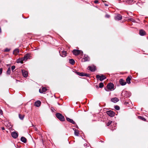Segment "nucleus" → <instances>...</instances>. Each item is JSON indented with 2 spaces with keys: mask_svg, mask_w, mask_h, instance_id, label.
I'll return each instance as SVG.
<instances>
[{
  "mask_svg": "<svg viewBox=\"0 0 148 148\" xmlns=\"http://www.w3.org/2000/svg\"><path fill=\"white\" fill-rule=\"evenodd\" d=\"M131 94L125 90H123L122 92L121 95L125 97H129L130 95Z\"/></svg>",
  "mask_w": 148,
  "mask_h": 148,
  "instance_id": "f257e3e1",
  "label": "nucleus"
},
{
  "mask_svg": "<svg viewBox=\"0 0 148 148\" xmlns=\"http://www.w3.org/2000/svg\"><path fill=\"white\" fill-rule=\"evenodd\" d=\"M56 117L60 121H64L65 120L64 116L61 114L57 113L56 114Z\"/></svg>",
  "mask_w": 148,
  "mask_h": 148,
  "instance_id": "f03ea898",
  "label": "nucleus"
},
{
  "mask_svg": "<svg viewBox=\"0 0 148 148\" xmlns=\"http://www.w3.org/2000/svg\"><path fill=\"white\" fill-rule=\"evenodd\" d=\"M73 54L75 55H77L80 54L82 55L83 54V52L81 51L76 49L73 50Z\"/></svg>",
  "mask_w": 148,
  "mask_h": 148,
  "instance_id": "7ed1b4c3",
  "label": "nucleus"
},
{
  "mask_svg": "<svg viewBox=\"0 0 148 148\" xmlns=\"http://www.w3.org/2000/svg\"><path fill=\"white\" fill-rule=\"evenodd\" d=\"M77 74L81 76H86L89 77L90 76V75L84 73H80L79 72H77Z\"/></svg>",
  "mask_w": 148,
  "mask_h": 148,
  "instance_id": "20e7f679",
  "label": "nucleus"
},
{
  "mask_svg": "<svg viewBox=\"0 0 148 148\" xmlns=\"http://www.w3.org/2000/svg\"><path fill=\"white\" fill-rule=\"evenodd\" d=\"M96 78L98 79H99L101 81H102L106 78V76L103 75H96Z\"/></svg>",
  "mask_w": 148,
  "mask_h": 148,
  "instance_id": "39448f33",
  "label": "nucleus"
},
{
  "mask_svg": "<svg viewBox=\"0 0 148 148\" xmlns=\"http://www.w3.org/2000/svg\"><path fill=\"white\" fill-rule=\"evenodd\" d=\"M107 88L109 90H114V85L112 83H109L107 86Z\"/></svg>",
  "mask_w": 148,
  "mask_h": 148,
  "instance_id": "423d86ee",
  "label": "nucleus"
},
{
  "mask_svg": "<svg viewBox=\"0 0 148 148\" xmlns=\"http://www.w3.org/2000/svg\"><path fill=\"white\" fill-rule=\"evenodd\" d=\"M106 113L109 116L111 117H113L114 115V113L111 110L107 111Z\"/></svg>",
  "mask_w": 148,
  "mask_h": 148,
  "instance_id": "0eeeda50",
  "label": "nucleus"
},
{
  "mask_svg": "<svg viewBox=\"0 0 148 148\" xmlns=\"http://www.w3.org/2000/svg\"><path fill=\"white\" fill-rule=\"evenodd\" d=\"M88 69L92 72L95 71L96 70V67L94 66H89L88 67Z\"/></svg>",
  "mask_w": 148,
  "mask_h": 148,
  "instance_id": "6e6552de",
  "label": "nucleus"
},
{
  "mask_svg": "<svg viewBox=\"0 0 148 148\" xmlns=\"http://www.w3.org/2000/svg\"><path fill=\"white\" fill-rule=\"evenodd\" d=\"M31 57L30 54L29 53L27 54L23 57L25 61H26L28 59H30Z\"/></svg>",
  "mask_w": 148,
  "mask_h": 148,
  "instance_id": "1a4fd4ad",
  "label": "nucleus"
},
{
  "mask_svg": "<svg viewBox=\"0 0 148 148\" xmlns=\"http://www.w3.org/2000/svg\"><path fill=\"white\" fill-rule=\"evenodd\" d=\"M22 73L23 76L25 77H27L28 76V73L27 71L24 70H22Z\"/></svg>",
  "mask_w": 148,
  "mask_h": 148,
  "instance_id": "9d476101",
  "label": "nucleus"
},
{
  "mask_svg": "<svg viewBox=\"0 0 148 148\" xmlns=\"http://www.w3.org/2000/svg\"><path fill=\"white\" fill-rule=\"evenodd\" d=\"M89 58L87 55H84V58L82 59V61L83 62H86L89 61Z\"/></svg>",
  "mask_w": 148,
  "mask_h": 148,
  "instance_id": "9b49d317",
  "label": "nucleus"
},
{
  "mask_svg": "<svg viewBox=\"0 0 148 148\" xmlns=\"http://www.w3.org/2000/svg\"><path fill=\"white\" fill-rule=\"evenodd\" d=\"M122 18V16L120 14L117 15L114 17V19L116 20H120Z\"/></svg>",
  "mask_w": 148,
  "mask_h": 148,
  "instance_id": "f8f14e48",
  "label": "nucleus"
},
{
  "mask_svg": "<svg viewBox=\"0 0 148 148\" xmlns=\"http://www.w3.org/2000/svg\"><path fill=\"white\" fill-rule=\"evenodd\" d=\"M11 136L14 138H16L18 136V134L15 132H13L12 133Z\"/></svg>",
  "mask_w": 148,
  "mask_h": 148,
  "instance_id": "ddd939ff",
  "label": "nucleus"
},
{
  "mask_svg": "<svg viewBox=\"0 0 148 148\" xmlns=\"http://www.w3.org/2000/svg\"><path fill=\"white\" fill-rule=\"evenodd\" d=\"M119 82L121 85L124 86L126 84V82L124 80L122 79H120Z\"/></svg>",
  "mask_w": 148,
  "mask_h": 148,
  "instance_id": "4468645a",
  "label": "nucleus"
},
{
  "mask_svg": "<svg viewBox=\"0 0 148 148\" xmlns=\"http://www.w3.org/2000/svg\"><path fill=\"white\" fill-rule=\"evenodd\" d=\"M47 89L46 88L42 87L41 88H40L39 90V91L40 93H45L47 90Z\"/></svg>",
  "mask_w": 148,
  "mask_h": 148,
  "instance_id": "2eb2a0df",
  "label": "nucleus"
},
{
  "mask_svg": "<svg viewBox=\"0 0 148 148\" xmlns=\"http://www.w3.org/2000/svg\"><path fill=\"white\" fill-rule=\"evenodd\" d=\"M119 100L116 97L112 98L111 99V101L114 103H116Z\"/></svg>",
  "mask_w": 148,
  "mask_h": 148,
  "instance_id": "dca6fc26",
  "label": "nucleus"
},
{
  "mask_svg": "<svg viewBox=\"0 0 148 148\" xmlns=\"http://www.w3.org/2000/svg\"><path fill=\"white\" fill-rule=\"evenodd\" d=\"M24 60L23 58H19L17 60V62L18 63H23V61H25Z\"/></svg>",
  "mask_w": 148,
  "mask_h": 148,
  "instance_id": "f3484780",
  "label": "nucleus"
},
{
  "mask_svg": "<svg viewBox=\"0 0 148 148\" xmlns=\"http://www.w3.org/2000/svg\"><path fill=\"white\" fill-rule=\"evenodd\" d=\"M41 102L40 101H37L35 102V105L36 107L39 106L41 104Z\"/></svg>",
  "mask_w": 148,
  "mask_h": 148,
  "instance_id": "a211bd4d",
  "label": "nucleus"
},
{
  "mask_svg": "<svg viewBox=\"0 0 148 148\" xmlns=\"http://www.w3.org/2000/svg\"><path fill=\"white\" fill-rule=\"evenodd\" d=\"M139 34L141 36H144L145 35V32L143 30H140L139 31Z\"/></svg>",
  "mask_w": 148,
  "mask_h": 148,
  "instance_id": "6ab92c4d",
  "label": "nucleus"
},
{
  "mask_svg": "<svg viewBox=\"0 0 148 148\" xmlns=\"http://www.w3.org/2000/svg\"><path fill=\"white\" fill-rule=\"evenodd\" d=\"M66 120L69 122L73 124H74L75 123L74 121H73V119H70L69 118L66 117Z\"/></svg>",
  "mask_w": 148,
  "mask_h": 148,
  "instance_id": "aec40b11",
  "label": "nucleus"
},
{
  "mask_svg": "<svg viewBox=\"0 0 148 148\" xmlns=\"http://www.w3.org/2000/svg\"><path fill=\"white\" fill-rule=\"evenodd\" d=\"M66 52L65 51H63L62 52V54H60V55L63 57H65L66 56Z\"/></svg>",
  "mask_w": 148,
  "mask_h": 148,
  "instance_id": "412c9836",
  "label": "nucleus"
},
{
  "mask_svg": "<svg viewBox=\"0 0 148 148\" xmlns=\"http://www.w3.org/2000/svg\"><path fill=\"white\" fill-rule=\"evenodd\" d=\"M21 141L25 143L26 142L27 140L24 137L22 136L21 138Z\"/></svg>",
  "mask_w": 148,
  "mask_h": 148,
  "instance_id": "4be33fe9",
  "label": "nucleus"
},
{
  "mask_svg": "<svg viewBox=\"0 0 148 148\" xmlns=\"http://www.w3.org/2000/svg\"><path fill=\"white\" fill-rule=\"evenodd\" d=\"M131 80V77L128 76L126 79V81L127 82L128 84H130L131 83V82H130Z\"/></svg>",
  "mask_w": 148,
  "mask_h": 148,
  "instance_id": "5701e85b",
  "label": "nucleus"
},
{
  "mask_svg": "<svg viewBox=\"0 0 148 148\" xmlns=\"http://www.w3.org/2000/svg\"><path fill=\"white\" fill-rule=\"evenodd\" d=\"M19 52V50L18 49H15L13 52V53L15 55H17L18 53Z\"/></svg>",
  "mask_w": 148,
  "mask_h": 148,
  "instance_id": "b1692460",
  "label": "nucleus"
},
{
  "mask_svg": "<svg viewBox=\"0 0 148 148\" xmlns=\"http://www.w3.org/2000/svg\"><path fill=\"white\" fill-rule=\"evenodd\" d=\"M69 63L72 65H73L75 63V61L73 59H70L69 60Z\"/></svg>",
  "mask_w": 148,
  "mask_h": 148,
  "instance_id": "393cba45",
  "label": "nucleus"
},
{
  "mask_svg": "<svg viewBox=\"0 0 148 148\" xmlns=\"http://www.w3.org/2000/svg\"><path fill=\"white\" fill-rule=\"evenodd\" d=\"M75 134L76 136H78L79 135V133L77 130H75Z\"/></svg>",
  "mask_w": 148,
  "mask_h": 148,
  "instance_id": "a878e982",
  "label": "nucleus"
},
{
  "mask_svg": "<svg viewBox=\"0 0 148 148\" xmlns=\"http://www.w3.org/2000/svg\"><path fill=\"white\" fill-rule=\"evenodd\" d=\"M11 69L10 68H9L8 69V70L7 71V73L8 75H10V73Z\"/></svg>",
  "mask_w": 148,
  "mask_h": 148,
  "instance_id": "bb28decb",
  "label": "nucleus"
},
{
  "mask_svg": "<svg viewBox=\"0 0 148 148\" xmlns=\"http://www.w3.org/2000/svg\"><path fill=\"white\" fill-rule=\"evenodd\" d=\"M19 117L21 120H23L24 118V116L21 115L20 114H19Z\"/></svg>",
  "mask_w": 148,
  "mask_h": 148,
  "instance_id": "cd10ccee",
  "label": "nucleus"
},
{
  "mask_svg": "<svg viewBox=\"0 0 148 148\" xmlns=\"http://www.w3.org/2000/svg\"><path fill=\"white\" fill-rule=\"evenodd\" d=\"M104 86L103 83L101 82L99 84V87L100 88H102Z\"/></svg>",
  "mask_w": 148,
  "mask_h": 148,
  "instance_id": "c85d7f7f",
  "label": "nucleus"
},
{
  "mask_svg": "<svg viewBox=\"0 0 148 148\" xmlns=\"http://www.w3.org/2000/svg\"><path fill=\"white\" fill-rule=\"evenodd\" d=\"M115 109L117 110H119L120 109V107L118 106H114Z\"/></svg>",
  "mask_w": 148,
  "mask_h": 148,
  "instance_id": "c756f323",
  "label": "nucleus"
},
{
  "mask_svg": "<svg viewBox=\"0 0 148 148\" xmlns=\"http://www.w3.org/2000/svg\"><path fill=\"white\" fill-rule=\"evenodd\" d=\"M138 118L139 119H141V120L143 121H145V119L144 118L140 116H138Z\"/></svg>",
  "mask_w": 148,
  "mask_h": 148,
  "instance_id": "7c9ffc66",
  "label": "nucleus"
},
{
  "mask_svg": "<svg viewBox=\"0 0 148 148\" xmlns=\"http://www.w3.org/2000/svg\"><path fill=\"white\" fill-rule=\"evenodd\" d=\"M112 123L111 121H109L107 123V126H108L110 125Z\"/></svg>",
  "mask_w": 148,
  "mask_h": 148,
  "instance_id": "2f4dec72",
  "label": "nucleus"
},
{
  "mask_svg": "<svg viewBox=\"0 0 148 148\" xmlns=\"http://www.w3.org/2000/svg\"><path fill=\"white\" fill-rule=\"evenodd\" d=\"M10 50V49H8V48H5L4 50L5 52H8Z\"/></svg>",
  "mask_w": 148,
  "mask_h": 148,
  "instance_id": "473e14b6",
  "label": "nucleus"
},
{
  "mask_svg": "<svg viewBox=\"0 0 148 148\" xmlns=\"http://www.w3.org/2000/svg\"><path fill=\"white\" fill-rule=\"evenodd\" d=\"M15 66H13L11 67V69H12V71L13 72V70L15 69Z\"/></svg>",
  "mask_w": 148,
  "mask_h": 148,
  "instance_id": "72a5a7b5",
  "label": "nucleus"
},
{
  "mask_svg": "<svg viewBox=\"0 0 148 148\" xmlns=\"http://www.w3.org/2000/svg\"><path fill=\"white\" fill-rule=\"evenodd\" d=\"M110 17V15L108 14H106L105 16V17L107 18H109Z\"/></svg>",
  "mask_w": 148,
  "mask_h": 148,
  "instance_id": "f704fd0d",
  "label": "nucleus"
},
{
  "mask_svg": "<svg viewBox=\"0 0 148 148\" xmlns=\"http://www.w3.org/2000/svg\"><path fill=\"white\" fill-rule=\"evenodd\" d=\"M3 114V111H2L0 109V116L2 115Z\"/></svg>",
  "mask_w": 148,
  "mask_h": 148,
  "instance_id": "c9c22d12",
  "label": "nucleus"
},
{
  "mask_svg": "<svg viewBox=\"0 0 148 148\" xmlns=\"http://www.w3.org/2000/svg\"><path fill=\"white\" fill-rule=\"evenodd\" d=\"M2 69L1 68V69H0V75H1L2 74Z\"/></svg>",
  "mask_w": 148,
  "mask_h": 148,
  "instance_id": "e433bc0d",
  "label": "nucleus"
},
{
  "mask_svg": "<svg viewBox=\"0 0 148 148\" xmlns=\"http://www.w3.org/2000/svg\"><path fill=\"white\" fill-rule=\"evenodd\" d=\"M94 3H98V1L97 0H95L94 1Z\"/></svg>",
  "mask_w": 148,
  "mask_h": 148,
  "instance_id": "4c0bfd02",
  "label": "nucleus"
},
{
  "mask_svg": "<svg viewBox=\"0 0 148 148\" xmlns=\"http://www.w3.org/2000/svg\"><path fill=\"white\" fill-rule=\"evenodd\" d=\"M84 146L86 147H87V144L86 143V144H84Z\"/></svg>",
  "mask_w": 148,
  "mask_h": 148,
  "instance_id": "58836bf2",
  "label": "nucleus"
},
{
  "mask_svg": "<svg viewBox=\"0 0 148 148\" xmlns=\"http://www.w3.org/2000/svg\"><path fill=\"white\" fill-rule=\"evenodd\" d=\"M130 20L131 21H133L134 20L133 19V18H131Z\"/></svg>",
  "mask_w": 148,
  "mask_h": 148,
  "instance_id": "ea45409f",
  "label": "nucleus"
},
{
  "mask_svg": "<svg viewBox=\"0 0 148 148\" xmlns=\"http://www.w3.org/2000/svg\"><path fill=\"white\" fill-rule=\"evenodd\" d=\"M1 129L2 130H4L5 129L4 127H1Z\"/></svg>",
  "mask_w": 148,
  "mask_h": 148,
  "instance_id": "a19ab883",
  "label": "nucleus"
},
{
  "mask_svg": "<svg viewBox=\"0 0 148 148\" xmlns=\"http://www.w3.org/2000/svg\"><path fill=\"white\" fill-rule=\"evenodd\" d=\"M105 5L106 6H108V5L107 4H105Z\"/></svg>",
  "mask_w": 148,
  "mask_h": 148,
  "instance_id": "79ce46f5",
  "label": "nucleus"
},
{
  "mask_svg": "<svg viewBox=\"0 0 148 148\" xmlns=\"http://www.w3.org/2000/svg\"><path fill=\"white\" fill-rule=\"evenodd\" d=\"M18 80H16V83H17V82H18Z\"/></svg>",
  "mask_w": 148,
  "mask_h": 148,
  "instance_id": "37998d69",
  "label": "nucleus"
},
{
  "mask_svg": "<svg viewBox=\"0 0 148 148\" xmlns=\"http://www.w3.org/2000/svg\"><path fill=\"white\" fill-rule=\"evenodd\" d=\"M35 130H36V131H37V128H36V129H35Z\"/></svg>",
  "mask_w": 148,
  "mask_h": 148,
  "instance_id": "c03bdc74",
  "label": "nucleus"
}]
</instances>
